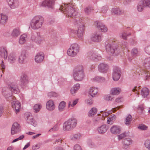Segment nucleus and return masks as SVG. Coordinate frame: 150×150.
Segmentation results:
<instances>
[{
    "mask_svg": "<svg viewBox=\"0 0 150 150\" xmlns=\"http://www.w3.org/2000/svg\"><path fill=\"white\" fill-rule=\"evenodd\" d=\"M74 5L72 3L63 4L60 7L62 12L69 17H72L75 14Z\"/></svg>",
    "mask_w": 150,
    "mask_h": 150,
    "instance_id": "1",
    "label": "nucleus"
},
{
    "mask_svg": "<svg viewBox=\"0 0 150 150\" xmlns=\"http://www.w3.org/2000/svg\"><path fill=\"white\" fill-rule=\"evenodd\" d=\"M83 67L81 65L76 66L73 70V76L75 80L77 81H82L85 76Z\"/></svg>",
    "mask_w": 150,
    "mask_h": 150,
    "instance_id": "2",
    "label": "nucleus"
},
{
    "mask_svg": "<svg viewBox=\"0 0 150 150\" xmlns=\"http://www.w3.org/2000/svg\"><path fill=\"white\" fill-rule=\"evenodd\" d=\"M79 50V47L77 44H72L68 49L67 54L69 56L74 57L78 53Z\"/></svg>",
    "mask_w": 150,
    "mask_h": 150,
    "instance_id": "3",
    "label": "nucleus"
},
{
    "mask_svg": "<svg viewBox=\"0 0 150 150\" xmlns=\"http://www.w3.org/2000/svg\"><path fill=\"white\" fill-rule=\"evenodd\" d=\"M106 50L107 52L110 55H112L117 51V46L113 43H108L106 45Z\"/></svg>",
    "mask_w": 150,
    "mask_h": 150,
    "instance_id": "4",
    "label": "nucleus"
},
{
    "mask_svg": "<svg viewBox=\"0 0 150 150\" xmlns=\"http://www.w3.org/2000/svg\"><path fill=\"white\" fill-rule=\"evenodd\" d=\"M85 29L84 25L83 24H81L80 25L77 32L76 30L72 29L71 31V33L76 34V33L79 39H82Z\"/></svg>",
    "mask_w": 150,
    "mask_h": 150,
    "instance_id": "5",
    "label": "nucleus"
},
{
    "mask_svg": "<svg viewBox=\"0 0 150 150\" xmlns=\"http://www.w3.org/2000/svg\"><path fill=\"white\" fill-rule=\"evenodd\" d=\"M12 92L7 87H4L2 89V94L9 101H11L14 97L12 95Z\"/></svg>",
    "mask_w": 150,
    "mask_h": 150,
    "instance_id": "6",
    "label": "nucleus"
},
{
    "mask_svg": "<svg viewBox=\"0 0 150 150\" xmlns=\"http://www.w3.org/2000/svg\"><path fill=\"white\" fill-rule=\"evenodd\" d=\"M56 0H45L40 4V6L45 7L47 6L49 8L53 9Z\"/></svg>",
    "mask_w": 150,
    "mask_h": 150,
    "instance_id": "7",
    "label": "nucleus"
},
{
    "mask_svg": "<svg viewBox=\"0 0 150 150\" xmlns=\"http://www.w3.org/2000/svg\"><path fill=\"white\" fill-rule=\"evenodd\" d=\"M121 74L120 69L118 67H115L112 74V77L113 80L115 81L118 80L120 78Z\"/></svg>",
    "mask_w": 150,
    "mask_h": 150,
    "instance_id": "8",
    "label": "nucleus"
},
{
    "mask_svg": "<svg viewBox=\"0 0 150 150\" xmlns=\"http://www.w3.org/2000/svg\"><path fill=\"white\" fill-rule=\"evenodd\" d=\"M87 57L88 59L93 60H100L102 57L100 55L94 52H89L88 53Z\"/></svg>",
    "mask_w": 150,
    "mask_h": 150,
    "instance_id": "9",
    "label": "nucleus"
},
{
    "mask_svg": "<svg viewBox=\"0 0 150 150\" xmlns=\"http://www.w3.org/2000/svg\"><path fill=\"white\" fill-rule=\"evenodd\" d=\"M12 106L14 109L15 110L16 113H18L21 109V104L18 100H16L15 98L11 100Z\"/></svg>",
    "mask_w": 150,
    "mask_h": 150,
    "instance_id": "10",
    "label": "nucleus"
},
{
    "mask_svg": "<svg viewBox=\"0 0 150 150\" xmlns=\"http://www.w3.org/2000/svg\"><path fill=\"white\" fill-rule=\"evenodd\" d=\"M109 69V65L105 63H102L99 64L98 66V71L103 73H107Z\"/></svg>",
    "mask_w": 150,
    "mask_h": 150,
    "instance_id": "11",
    "label": "nucleus"
},
{
    "mask_svg": "<svg viewBox=\"0 0 150 150\" xmlns=\"http://www.w3.org/2000/svg\"><path fill=\"white\" fill-rule=\"evenodd\" d=\"M28 57V54L25 50L22 51L18 58V62L20 64L25 63V60Z\"/></svg>",
    "mask_w": 150,
    "mask_h": 150,
    "instance_id": "12",
    "label": "nucleus"
},
{
    "mask_svg": "<svg viewBox=\"0 0 150 150\" xmlns=\"http://www.w3.org/2000/svg\"><path fill=\"white\" fill-rule=\"evenodd\" d=\"M8 87L12 92L15 93H18L20 92L19 89L18 88L17 84L14 82L11 83L8 85Z\"/></svg>",
    "mask_w": 150,
    "mask_h": 150,
    "instance_id": "13",
    "label": "nucleus"
},
{
    "mask_svg": "<svg viewBox=\"0 0 150 150\" xmlns=\"http://www.w3.org/2000/svg\"><path fill=\"white\" fill-rule=\"evenodd\" d=\"M102 38V34L99 32H97L94 33L91 36V40L92 41L98 42L100 41Z\"/></svg>",
    "mask_w": 150,
    "mask_h": 150,
    "instance_id": "14",
    "label": "nucleus"
},
{
    "mask_svg": "<svg viewBox=\"0 0 150 150\" xmlns=\"http://www.w3.org/2000/svg\"><path fill=\"white\" fill-rule=\"evenodd\" d=\"M55 107L54 103L52 100H50L47 102L46 108L48 110L52 111L54 109Z\"/></svg>",
    "mask_w": 150,
    "mask_h": 150,
    "instance_id": "15",
    "label": "nucleus"
},
{
    "mask_svg": "<svg viewBox=\"0 0 150 150\" xmlns=\"http://www.w3.org/2000/svg\"><path fill=\"white\" fill-rule=\"evenodd\" d=\"M132 143V140L129 138H126L124 139L122 142L123 144V148L124 149H127L129 147V146Z\"/></svg>",
    "mask_w": 150,
    "mask_h": 150,
    "instance_id": "16",
    "label": "nucleus"
},
{
    "mask_svg": "<svg viewBox=\"0 0 150 150\" xmlns=\"http://www.w3.org/2000/svg\"><path fill=\"white\" fill-rule=\"evenodd\" d=\"M96 26L98 29L102 32H105L107 31V27L103 23L100 22L96 21Z\"/></svg>",
    "mask_w": 150,
    "mask_h": 150,
    "instance_id": "17",
    "label": "nucleus"
},
{
    "mask_svg": "<svg viewBox=\"0 0 150 150\" xmlns=\"http://www.w3.org/2000/svg\"><path fill=\"white\" fill-rule=\"evenodd\" d=\"M0 56L5 59L8 57L7 50L6 47H0Z\"/></svg>",
    "mask_w": 150,
    "mask_h": 150,
    "instance_id": "18",
    "label": "nucleus"
},
{
    "mask_svg": "<svg viewBox=\"0 0 150 150\" xmlns=\"http://www.w3.org/2000/svg\"><path fill=\"white\" fill-rule=\"evenodd\" d=\"M20 131L19 125L17 123H14L11 129V134L12 135L17 133Z\"/></svg>",
    "mask_w": 150,
    "mask_h": 150,
    "instance_id": "19",
    "label": "nucleus"
},
{
    "mask_svg": "<svg viewBox=\"0 0 150 150\" xmlns=\"http://www.w3.org/2000/svg\"><path fill=\"white\" fill-rule=\"evenodd\" d=\"M8 4L11 8H15L19 6V2L18 0H7Z\"/></svg>",
    "mask_w": 150,
    "mask_h": 150,
    "instance_id": "20",
    "label": "nucleus"
},
{
    "mask_svg": "<svg viewBox=\"0 0 150 150\" xmlns=\"http://www.w3.org/2000/svg\"><path fill=\"white\" fill-rule=\"evenodd\" d=\"M17 54L16 53H11L8 56V61L10 63H13L16 62L17 59Z\"/></svg>",
    "mask_w": 150,
    "mask_h": 150,
    "instance_id": "21",
    "label": "nucleus"
},
{
    "mask_svg": "<svg viewBox=\"0 0 150 150\" xmlns=\"http://www.w3.org/2000/svg\"><path fill=\"white\" fill-rule=\"evenodd\" d=\"M111 133L114 134H117L121 132V128L119 126L113 125L110 129Z\"/></svg>",
    "mask_w": 150,
    "mask_h": 150,
    "instance_id": "22",
    "label": "nucleus"
},
{
    "mask_svg": "<svg viewBox=\"0 0 150 150\" xmlns=\"http://www.w3.org/2000/svg\"><path fill=\"white\" fill-rule=\"evenodd\" d=\"M68 123L70 127L71 130L74 129L76 126L77 123V121L74 118L69 119L67 120Z\"/></svg>",
    "mask_w": 150,
    "mask_h": 150,
    "instance_id": "23",
    "label": "nucleus"
},
{
    "mask_svg": "<svg viewBox=\"0 0 150 150\" xmlns=\"http://www.w3.org/2000/svg\"><path fill=\"white\" fill-rule=\"evenodd\" d=\"M38 26V16H35L33 18L30 23V26L33 29H36Z\"/></svg>",
    "mask_w": 150,
    "mask_h": 150,
    "instance_id": "24",
    "label": "nucleus"
},
{
    "mask_svg": "<svg viewBox=\"0 0 150 150\" xmlns=\"http://www.w3.org/2000/svg\"><path fill=\"white\" fill-rule=\"evenodd\" d=\"M20 80L21 84L23 85H26L28 82V77L25 74H23L21 76Z\"/></svg>",
    "mask_w": 150,
    "mask_h": 150,
    "instance_id": "25",
    "label": "nucleus"
},
{
    "mask_svg": "<svg viewBox=\"0 0 150 150\" xmlns=\"http://www.w3.org/2000/svg\"><path fill=\"white\" fill-rule=\"evenodd\" d=\"M0 16H1L0 23L1 25L5 24L7 21V16L6 14L3 13L0 14Z\"/></svg>",
    "mask_w": 150,
    "mask_h": 150,
    "instance_id": "26",
    "label": "nucleus"
},
{
    "mask_svg": "<svg viewBox=\"0 0 150 150\" xmlns=\"http://www.w3.org/2000/svg\"><path fill=\"white\" fill-rule=\"evenodd\" d=\"M80 88V84L77 83L74 85L71 89V93L72 95L76 93Z\"/></svg>",
    "mask_w": 150,
    "mask_h": 150,
    "instance_id": "27",
    "label": "nucleus"
},
{
    "mask_svg": "<svg viewBox=\"0 0 150 150\" xmlns=\"http://www.w3.org/2000/svg\"><path fill=\"white\" fill-rule=\"evenodd\" d=\"M112 12L115 14L120 15L123 14L124 11V10H121L118 8H114L112 9Z\"/></svg>",
    "mask_w": 150,
    "mask_h": 150,
    "instance_id": "28",
    "label": "nucleus"
},
{
    "mask_svg": "<svg viewBox=\"0 0 150 150\" xmlns=\"http://www.w3.org/2000/svg\"><path fill=\"white\" fill-rule=\"evenodd\" d=\"M108 128L105 125H103L98 129V133L100 134H103L105 133L107 131Z\"/></svg>",
    "mask_w": 150,
    "mask_h": 150,
    "instance_id": "29",
    "label": "nucleus"
},
{
    "mask_svg": "<svg viewBox=\"0 0 150 150\" xmlns=\"http://www.w3.org/2000/svg\"><path fill=\"white\" fill-rule=\"evenodd\" d=\"M149 90L147 88H143L141 90V94L143 98L146 97L149 94Z\"/></svg>",
    "mask_w": 150,
    "mask_h": 150,
    "instance_id": "30",
    "label": "nucleus"
},
{
    "mask_svg": "<svg viewBox=\"0 0 150 150\" xmlns=\"http://www.w3.org/2000/svg\"><path fill=\"white\" fill-rule=\"evenodd\" d=\"M98 91L97 88L92 87L89 89L88 93L92 97H94L97 94Z\"/></svg>",
    "mask_w": 150,
    "mask_h": 150,
    "instance_id": "31",
    "label": "nucleus"
},
{
    "mask_svg": "<svg viewBox=\"0 0 150 150\" xmlns=\"http://www.w3.org/2000/svg\"><path fill=\"white\" fill-rule=\"evenodd\" d=\"M144 66L146 69H150V57L146 58L144 59Z\"/></svg>",
    "mask_w": 150,
    "mask_h": 150,
    "instance_id": "32",
    "label": "nucleus"
},
{
    "mask_svg": "<svg viewBox=\"0 0 150 150\" xmlns=\"http://www.w3.org/2000/svg\"><path fill=\"white\" fill-rule=\"evenodd\" d=\"M121 91V89L119 88H114L111 89L110 93L112 95H116L119 94Z\"/></svg>",
    "mask_w": 150,
    "mask_h": 150,
    "instance_id": "33",
    "label": "nucleus"
},
{
    "mask_svg": "<svg viewBox=\"0 0 150 150\" xmlns=\"http://www.w3.org/2000/svg\"><path fill=\"white\" fill-rule=\"evenodd\" d=\"M20 34V31L18 28H17L14 29L12 32L11 35L14 37H18Z\"/></svg>",
    "mask_w": 150,
    "mask_h": 150,
    "instance_id": "34",
    "label": "nucleus"
},
{
    "mask_svg": "<svg viewBox=\"0 0 150 150\" xmlns=\"http://www.w3.org/2000/svg\"><path fill=\"white\" fill-rule=\"evenodd\" d=\"M97 111V109L96 108L94 107L92 108L88 112V116L89 117L93 116L96 114Z\"/></svg>",
    "mask_w": 150,
    "mask_h": 150,
    "instance_id": "35",
    "label": "nucleus"
},
{
    "mask_svg": "<svg viewBox=\"0 0 150 150\" xmlns=\"http://www.w3.org/2000/svg\"><path fill=\"white\" fill-rule=\"evenodd\" d=\"M63 129L64 131H68L71 130L70 127L69 125L68 121H65L63 124Z\"/></svg>",
    "mask_w": 150,
    "mask_h": 150,
    "instance_id": "36",
    "label": "nucleus"
},
{
    "mask_svg": "<svg viewBox=\"0 0 150 150\" xmlns=\"http://www.w3.org/2000/svg\"><path fill=\"white\" fill-rule=\"evenodd\" d=\"M92 81L98 82H102L105 81V79L102 77L96 76L92 79Z\"/></svg>",
    "mask_w": 150,
    "mask_h": 150,
    "instance_id": "37",
    "label": "nucleus"
},
{
    "mask_svg": "<svg viewBox=\"0 0 150 150\" xmlns=\"http://www.w3.org/2000/svg\"><path fill=\"white\" fill-rule=\"evenodd\" d=\"M27 35L25 34L21 35L20 37L19 42L21 44H24L26 41Z\"/></svg>",
    "mask_w": 150,
    "mask_h": 150,
    "instance_id": "38",
    "label": "nucleus"
},
{
    "mask_svg": "<svg viewBox=\"0 0 150 150\" xmlns=\"http://www.w3.org/2000/svg\"><path fill=\"white\" fill-rule=\"evenodd\" d=\"M144 6L143 2L142 0L140 1L137 6V10L139 12L142 11L144 9Z\"/></svg>",
    "mask_w": 150,
    "mask_h": 150,
    "instance_id": "39",
    "label": "nucleus"
},
{
    "mask_svg": "<svg viewBox=\"0 0 150 150\" xmlns=\"http://www.w3.org/2000/svg\"><path fill=\"white\" fill-rule=\"evenodd\" d=\"M34 120L33 119V117L30 115H27L26 117V121L29 124L32 125L34 124Z\"/></svg>",
    "mask_w": 150,
    "mask_h": 150,
    "instance_id": "40",
    "label": "nucleus"
},
{
    "mask_svg": "<svg viewBox=\"0 0 150 150\" xmlns=\"http://www.w3.org/2000/svg\"><path fill=\"white\" fill-rule=\"evenodd\" d=\"M116 116L113 115H112L109 116L107 118V123L109 124H112L113 122V120H115Z\"/></svg>",
    "mask_w": 150,
    "mask_h": 150,
    "instance_id": "41",
    "label": "nucleus"
},
{
    "mask_svg": "<svg viewBox=\"0 0 150 150\" xmlns=\"http://www.w3.org/2000/svg\"><path fill=\"white\" fill-rule=\"evenodd\" d=\"M132 120V118L131 115L129 114L126 117L125 119V124L126 125H129Z\"/></svg>",
    "mask_w": 150,
    "mask_h": 150,
    "instance_id": "42",
    "label": "nucleus"
},
{
    "mask_svg": "<svg viewBox=\"0 0 150 150\" xmlns=\"http://www.w3.org/2000/svg\"><path fill=\"white\" fill-rule=\"evenodd\" d=\"M44 58V54L42 52H40L38 53V63L42 62Z\"/></svg>",
    "mask_w": 150,
    "mask_h": 150,
    "instance_id": "43",
    "label": "nucleus"
},
{
    "mask_svg": "<svg viewBox=\"0 0 150 150\" xmlns=\"http://www.w3.org/2000/svg\"><path fill=\"white\" fill-rule=\"evenodd\" d=\"M44 22V19L41 16H38V28L41 27Z\"/></svg>",
    "mask_w": 150,
    "mask_h": 150,
    "instance_id": "44",
    "label": "nucleus"
},
{
    "mask_svg": "<svg viewBox=\"0 0 150 150\" xmlns=\"http://www.w3.org/2000/svg\"><path fill=\"white\" fill-rule=\"evenodd\" d=\"M81 137V134L79 133H77L74 134L70 137L71 139L72 140H78Z\"/></svg>",
    "mask_w": 150,
    "mask_h": 150,
    "instance_id": "45",
    "label": "nucleus"
},
{
    "mask_svg": "<svg viewBox=\"0 0 150 150\" xmlns=\"http://www.w3.org/2000/svg\"><path fill=\"white\" fill-rule=\"evenodd\" d=\"M78 100L76 99L75 100H73L72 101H70L68 102V108H71V107H73L74 106L78 103Z\"/></svg>",
    "mask_w": 150,
    "mask_h": 150,
    "instance_id": "46",
    "label": "nucleus"
},
{
    "mask_svg": "<svg viewBox=\"0 0 150 150\" xmlns=\"http://www.w3.org/2000/svg\"><path fill=\"white\" fill-rule=\"evenodd\" d=\"M65 105V103L64 101H63L61 102L59 106V110L60 112H62L64 110Z\"/></svg>",
    "mask_w": 150,
    "mask_h": 150,
    "instance_id": "47",
    "label": "nucleus"
},
{
    "mask_svg": "<svg viewBox=\"0 0 150 150\" xmlns=\"http://www.w3.org/2000/svg\"><path fill=\"white\" fill-rule=\"evenodd\" d=\"M87 143L88 146L91 148H95L97 146L93 142L89 140L87 141Z\"/></svg>",
    "mask_w": 150,
    "mask_h": 150,
    "instance_id": "48",
    "label": "nucleus"
},
{
    "mask_svg": "<svg viewBox=\"0 0 150 150\" xmlns=\"http://www.w3.org/2000/svg\"><path fill=\"white\" fill-rule=\"evenodd\" d=\"M131 34L129 33L127 34L125 32H123L120 35V36L124 39L126 40L128 36L130 35Z\"/></svg>",
    "mask_w": 150,
    "mask_h": 150,
    "instance_id": "49",
    "label": "nucleus"
},
{
    "mask_svg": "<svg viewBox=\"0 0 150 150\" xmlns=\"http://www.w3.org/2000/svg\"><path fill=\"white\" fill-rule=\"evenodd\" d=\"M113 97L110 95H106L104 96V99L107 101H111L113 99Z\"/></svg>",
    "mask_w": 150,
    "mask_h": 150,
    "instance_id": "50",
    "label": "nucleus"
},
{
    "mask_svg": "<svg viewBox=\"0 0 150 150\" xmlns=\"http://www.w3.org/2000/svg\"><path fill=\"white\" fill-rule=\"evenodd\" d=\"M93 10L92 8L90 7H86L84 9V11L85 13L87 14H89Z\"/></svg>",
    "mask_w": 150,
    "mask_h": 150,
    "instance_id": "51",
    "label": "nucleus"
},
{
    "mask_svg": "<svg viewBox=\"0 0 150 150\" xmlns=\"http://www.w3.org/2000/svg\"><path fill=\"white\" fill-rule=\"evenodd\" d=\"M143 2L144 6L150 8V0H142Z\"/></svg>",
    "mask_w": 150,
    "mask_h": 150,
    "instance_id": "52",
    "label": "nucleus"
},
{
    "mask_svg": "<svg viewBox=\"0 0 150 150\" xmlns=\"http://www.w3.org/2000/svg\"><path fill=\"white\" fill-rule=\"evenodd\" d=\"M66 82L65 79L61 78L58 79V82L59 84L61 86L64 84Z\"/></svg>",
    "mask_w": 150,
    "mask_h": 150,
    "instance_id": "53",
    "label": "nucleus"
},
{
    "mask_svg": "<svg viewBox=\"0 0 150 150\" xmlns=\"http://www.w3.org/2000/svg\"><path fill=\"white\" fill-rule=\"evenodd\" d=\"M101 121V116L97 115L96 117L93 119V122L95 123H97Z\"/></svg>",
    "mask_w": 150,
    "mask_h": 150,
    "instance_id": "54",
    "label": "nucleus"
},
{
    "mask_svg": "<svg viewBox=\"0 0 150 150\" xmlns=\"http://www.w3.org/2000/svg\"><path fill=\"white\" fill-rule=\"evenodd\" d=\"M57 94L54 92H51L47 93L48 96L50 98L52 97H57Z\"/></svg>",
    "mask_w": 150,
    "mask_h": 150,
    "instance_id": "55",
    "label": "nucleus"
},
{
    "mask_svg": "<svg viewBox=\"0 0 150 150\" xmlns=\"http://www.w3.org/2000/svg\"><path fill=\"white\" fill-rule=\"evenodd\" d=\"M144 145L145 147L148 149L149 150H150V140H146L145 142Z\"/></svg>",
    "mask_w": 150,
    "mask_h": 150,
    "instance_id": "56",
    "label": "nucleus"
},
{
    "mask_svg": "<svg viewBox=\"0 0 150 150\" xmlns=\"http://www.w3.org/2000/svg\"><path fill=\"white\" fill-rule=\"evenodd\" d=\"M127 133H126L125 132L121 134H120L118 135V139L119 140H120L122 139L123 138L125 137L127 135Z\"/></svg>",
    "mask_w": 150,
    "mask_h": 150,
    "instance_id": "57",
    "label": "nucleus"
},
{
    "mask_svg": "<svg viewBox=\"0 0 150 150\" xmlns=\"http://www.w3.org/2000/svg\"><path fill=\"white\" fill-rule=\"evenodd\" d=\"M37 33H36L35 34H33L31 37V40L34 42H37Z\"/></svg>",
    "mask_w": 150,
    "mask_h": 150,
    "instance_id": "58",
    "label": "nucleus"
},
{
    "mask_svg": "<svg viewBox=\"0 0 150 150\" xmlns=\"http://www.w3.org/2000/svg\"><path fill=\"white\" fill-rule=\"evenodd\" d=\"M44 40V37L40 35H38V44H40Z\"/></svg>",
    "mask_w": 150,
    "mask_h": 150,
    "instance_id": "59",
    "label": "nucleus"
},
{
    "mask_svg": "<svg viewBox=\"0 0 150 150\" xmlns=\"http://www.w3.org/2000/svg\"><path fill=\"white\" fill-rule=\"evenodd\" d=\"M138 53V51L137 48H133L131 54L132 55L135 56Z\"/></svg>",
    "mask_w": 150,
    "mask_h": 150,
    "instance_id": "60",
    "label": "nucleus"
},
{
    "mask_svg": "<svg viewBox=\"0 0 150 150\" xmlns=\"http://www.w3.org/2000/svg\"><path fill=\"white\" fill-rule=\"evenodd\" d=\"M138 128L142 130H146L147 129V127L144 125L141 124L138 127Z\"/></svg>",
    "mask_w": 150,
    "mask_h": 150,
    "instance_id": "61",
    "label": "nucleus"
},
{
    "mask_svg": "<svg viewBox=\"0 0 150 150\" xmlns=\"http://www.w3.org/2000/svg\"><path fill=\"white\" fill-rule=\"evenodd\" d=\"M74 150H82V149L80 145L76 144L74 147Z\"/></svg>",
    "mask_w": 150,
    "mask_h": 150,
    "instance_id": "62",
    "label": "nucleus"
},
{
    "mask_svg": "<svg viewBox=\"0 0 150 150\" xmlns=\"http://www.w3.org/2000/svg\"><path fill=\"white\" fill-rule=\"evenodd\" d=\"M144 50L146 53L150 55V45L146 46L145 47Z\"/></svg>",
    "mask_w": 150,
    "mask_h": 150,
    "instance_id": "63",
    "label": "nucleus"
},
{
    "mask_svg": "<svg viewBox=\"0 0 150 150\" xmlns=\"http://www.w3.org/2000/svg\"><path fill=\"white\" fill-rule=\"evenodd\" d=\"M146 74V79L148 80L150 79V72L149 71L146 70L145 71Z\"/></svg>",
    "mask_w": 150,
    "mask_h": 150,
    "instance_id": "64",
    "label": "nucleus"
}]
</instances>
